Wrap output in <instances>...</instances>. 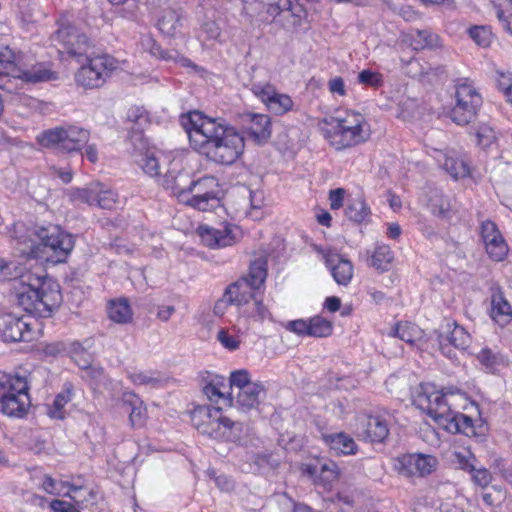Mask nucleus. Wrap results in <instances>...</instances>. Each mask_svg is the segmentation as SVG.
I'll return each mask as SVG.
<instances>
[{"label":"nucleus","mask_w":512,"mask_h":512,"mask_svg":"<svg viewBox=\"0 0 512 512\" xmlns=\"http://www.w3.org/2000/svg\"><path fill=\"white\" fill-rule=\"evenodd\" d=\"M193 426L203 435L216 440L240 444L244 437V424L223 416L220 408L199 406L191 414Z\"/></svg>","instance_id":"20e7f679"},{"label":"nucleus","mask_w":512,"mask_h":512,"mask_svg":"<svg viewBox=\"0 0 512 512\" xmlns=\"http://www.w3.org/2000/svg\"><path fill=\"white\" fill-rule=\"evenodd\" d=\"M506 498V491L500 486H492L482 493V499L489 507H499Z\"/></svg>","instance_id":"de8ad7c7"},{"label":"nucleus","mask_w":512,"mask_h":512,"mask_svg":"<svg viewBox=\"0 0 512 512\" xmlns=\"http://www.w3.org/2000/svg\"><path fill=\"white\" fill-rule=\"evenodd\" d=\"M431 208L433 213L445 217L450 210V204L448 201L440 200V203H438L437 201L431 199Z\"/></svg>","instance_id":"69168bd1"},{"label":"nucleus","mask_w":512,"mask_h":512,"mask_svg":"<svg viewBox=\"0 0 512 512\" xmlns=\"http://www.w3.org/2000/svg\"><path fill=\"white\" fill-rule=\"evenodd\" d=\"M333 132L329 135L331 145L337 150L355 146L364 142L368 133L364 117L356 112H347L342 118L333 120Z\"/></svg>","instance_id":"423d86ee"},{"label":"nucleus","mask_w":512,"mask_h":512,"mask_svg":"<svg viewBox=\"0 0 512 512\" xmlns=\"http://www.w3.org/2000/svg\"><path fill=\"white\" fill-rule=\"evenodd\" d=\"M30 323L23 317L5 314L0 317V337L4 342L30 341L32 332Z\"/></svg>","instance_id":"dca6fc26"},{"label":"nucleus","mask_w":512,"mask_h":512,"mask_svg":"<svg viewBox=\"0 0 512 512\" xmlns=\"http://www.w3.org/2000/svg\"><path fill=\"white\" fill-rule=\"evenodd\" d=\"M512 316L510 304L502 297L496 294L492 298V317L501 325L507 323Z\"/></svg>","instance_id":"4c0bfd02"},{"label":"nucleus","mask_w":512,"mask_h":512,"mask_svg":"<svg viewBox=\"0 0 512 512\" xmlns=\"http://www.w3.org/2000/svg\"><path fill=\"white\" fill-rule=\"evenodd\" d=\"M332 331V322L321 316H315L309 320V336L328 337L332 334Z\"/></svg>","instance_id":"c03bdc74"},{"label":"nucleus","mask_w":512,"mask_h":512,"mask_svg":"<svg viewBox=\"0 0 512 512\" xmlns=\"http://www.w3.org/2000/svg\"><path fill=\"white\" fill-rule=\"evenodd\" d=\"M324 440L330 448L337 453L350 455L355 454L357 451V445L354 439L343 432L325 435Z\"/></svg>","instance_id":"c85d7f7f"},{"label":"nucleus","mask_w":512,"mask_h":512,"mask_svg":"<svg viewBox=\"0 0 512 512\" xmlns=\"http://www.w3.org/2000/svg\"><path fill=\"white\" fill-rule=\"evenodd\" d=\"M326 265L330 268L334 280L339 285H348L353 277V265L351 261L340 254L328 251L325 255Z\"/></svg>","instance_id":"4be33fe9"},{"label":"nucleus","mask_w":512,"mask_h":512,"mask_svg":"<svg viewBox=\"0 0 512 512\" xmlns=\"http://www.w3.org/2000/svg\"><path fill=\"white\" fill-rule=\"evenodd\" d=\"M87 495H88V497H86V496L82 497L81 495H79V493L71 494L70 492H67L64 494V496L69 497L79 507H83V505L86 502L95 499V493L93 490H89Z\"/></svg>","instance_id":"680f3d73"},{"label":"nucleus","mask_w":512,"mask_h":512,"mask_svg":"<svg viewBox=\"0 0 512 512\" xmlns=\"http://www.w3.org/2000/svg\"><path fill=\"white\" fill-rule=\"evenodd\" d=\"M455 88L456 103L450 117L458 125H467L476 118L482 105V97L468 79L460 80Z\"/></svg>","instance_id":"9d476101"},{"label":"nucleus","mask_w":512,"mask_h":512,"mask_svg":"<svg viewBox=\"0 0 512 512\" xmlns=\"http://www.w3.org/2000/svg\"><path fill=\"white\" fill-rule=\"evenodd\" d=\"M222 387L225 386L221 379L215 377L203 386V393L210 401L217 402L219 399L224 397V392L221 390Z\"/></svg>","instance_id":"8fccbe9b"},{"label":"nucleus","mask_w":512,"mask_h":512,"mask_svg":"<svg viewBox=\"0 0 512 512\" xmlns=\"http://www.w3.org/2000/svg\"><path fill=\"white\" fill-rule=\"evenodd\" d=\"M219 182L214 176H203L192 181L191 189L183 203L199 211H209L219 206Z\"/></svg>","instance_id":"f8f14e48"},{"label":"nucleus","mask_w":512,"mask_h":512,"mask_svg":"<svg viewBox=\"0 0 512 512\" xmlns=\"http://www.w3.org/2000/svg\"><path fill=\"white\" fill-rule=\"evenodd\" d=\"M84 60L87 63L78 69L75 79L78 85L88 89L102 87L118 68V61L108 54L94 53Z\"/></svg>","instance_id":"0eeeda50"},{"label":"nucleus","mask_w":512,"mask_h":512,"mask_svg":"<svg viewBox=\"0 0 512 512\" xmlns=\"http://www.w3.org/2000/svg\"><path fill=\"white\" fill-rule=\"evenodd\" d=\"M175 307L172 305L159 306L157 311V318L162 322H167L175 312Z\"/></svg>","instance_id":"774afa93"},{"label":"nucleus","mask_w":512,"mask_h":512,"mask_svg":"<svg viewBox=\"0 0 512 512\" xmlns=\"http://www.w3.org/2000/svg\"><path fill=\"white\" fill-rule=\"evenodd\" d=\"M35 234L43 247L42 252L53 263L64 262L74 247L73 236L57 225L40 227Z\"/></svg>","instance_id":"6e6552de"},{"label":"nucleus","mask_w":512,"mask_h":512,"mask_svg":"<svg viewBox=\"0 0 512 512\" xmlns=\"http://www.w3.org/2000/svg\"><path fill=\"white\" fill-rule=\"evenodd\" d=\"M124 403L131 406L129 419L132 426H141L144 421L146 409L142 405V401L133 394L127 395Z\"/></svg>","instance_id":"37998d69"},{"label":"nucleus","mask_w":512,"mask_h":512,"mask_svg":"<svg viewBox=\"0 0 512 512\" xmlns=\"http://www.w3.org/2000/svg\"><path fill=\"white\" fill-rule=\"evenodd\" d=\"M189 124H185L192 148L208 160L231 165L243 154V137L232 127L194 111L189 114Z\"/></svg>","instance_id":"f257e3e1"},{"label":"nucleus","mask_w":512,"mask_h":512,"mask_svg":"<svg viewBox=\"0 0 512 512\" xmlns=\"http://www.w3.org/2000/svg\"><path fill=\"white\" fill-rule=\"evenodd\" d=\"M129 379L136 385L157 386L161 381V375L158 372L134 371L129 373Z\"/></svg>","instance_id":"a18cd8bd"},{"label":"nucleus","mask_w":512,"mask_h":512,"mask_svg":"<svg viewBox=\"0 0 512 512\" xmlns=\"http://www.w3.org/2000/svg\"><path fill=\"white\" fill-rule=\"evenodd\" d=\"M251 290V288L246 286L245 282L238 280L226 289L223 299L216 304L215 308H218L222 303L237 306L247 304L250 299L254 298V294Z\"/></svg>","instance_id":"393cba45"},{"label":"nucleus","mask_w":512,"mask_h":512,"mask_svg":"<svg viewBox=\"0 0 512 512\" xmlns=\"http://www.w3.org/2000/svg\"><path fill=\"white\" fill-rule=\"evenodd\" d=\"M454 394L436 390L433 384L421 383L413 393V403L426 412L439 426L450 433L473 432L472 419L456 411Z\"/></svg>","instance_id":"7ed1b4c3"},{"label":"nucleus","mask_w":512,"mask_h":512,"mask_svg":"<svg viewBox=\"0 0 512 512\" xmlns=\"http://www.w3.org/2000/svg\"><path fill=\"white\" fill-rule=\"evenodd\" d=\"M72 359L79 368L90 370V375L94 378L100 376L103 372L102 368L92 366L93 354L84 349L80 344H74Z\"/></svg>","instance_id":"c9c22d12"},{"label":"nucleus","mask_w":512,"mask_h":512,"mask_svg":"<svg viewBox=\"0 0 512 512\" xmlns=\"http://www.w3.org/2000/svg\"><path fill=\"white\" fill-rule=\"evenodd\" d=\"M72 399V387L66 386L54 399L53 404L48 409V415L55 419H64V407Z\"/></svg>","instance_id":"58836bf2"},{"label":"nucleus","mask_w":512,"mask_h":512,"mask_svg":"<svg viewBox=\"0 0 512 512\" xmlns=\"http://www.w3.org/2000/svg\"><path fill=\"white\" fill-rule=\"evenodd\" d=\"M438 465L439 461L434 455L408 453L395 459L394 469L406 478L427 477L437 470Z\"/></svg>","instance_id":"ddd939ff"},{"label":"nucleus","mask_w":512,"mask_h":512,"mask_svg":"<svg viewBox=\"0 0 512 512\" xmlns=\"http://www.w3.org/2000/svg\"><path fill=\"white\" fill-rule=\"evenodd\" d=\"M193 179L185 170L169 171L165 177L163 185L170 189L172 193L183 203V199L188 196Z\"/></svg>","instance_id":"5701e85b"},{"label":"nucleus","mask_w":512,"mask_h":512,"mask_svg":"<svg viewBox=\"0 0 512 512\" xmlns=\"http://www.w3.org/2000/svg\"><path fill=\"white\" fill-rule=\"evenodd\" d=\"M481 238L491 259L494 261L504 259L508 252V247L494 222L490 220L482 222Z\"/></svg>","instance_id":"a211bd4d"},{"label":"nucleus","mask_w":512,"mask_h":512,"mask_svg":"<svg viewBox=\"0 0 512 512\" xmlns=\"http://www.w3.org/2000/svg\"><path fill=\"white\" fill-rule=\"evenodd\" d=\"M88 130L77 126L55 127L43 131L37 136L38 143L46 148H59L72 152L79 150L89 140Z\"/></svg>","instance_id":"9b49d317"},{"label":"nucleus","mask_w":512,"mask_h":512,"mask_svg":"<svg viewBox=\"0 0 512 512\" xmlns=\"http://www.w3.org/2000/svg\"><path fill=\"white\" fill-rule=\"evenodd\" d=\"M198 233L202 242L210 248L231 246L236 242V235L230 225H222L220 228L200 226Z\"/></svg>","instance_id":"aec40b11"},{"label":"nucleus","mask_w":512,"mask_h":512,"mask_svg":"<svg viewBox=\"0 0 512 512\" xmlns=\"http://www.w3.org/2000/svg\"><path fill=\"white\" fill-rule=\"evenodd\" d=\"M286 328L298 335L309 336V321L302 319L290 321L287 323Z\"/></svg>","instance_id":"13d9d810"},{"label":"nucleus","mask_w":512,"mask_h":512,"mask_svg":"<svg viewBox=\"0 0 512 512\" xmlns=\"http://www.w3.org/2000/svg\"><path fill=\"white\" fill-rule=\"evenodd\" d=\"M411 46L415 50L434 47L437 45L438 36L428 30H416L411 34Z\"/></svg>","instance_id":"a19ab883"},{"label":"nucleus","mask_w":512,"mask_h":512,"mask_svg":"<svg viewBox=\"0 0 512 512\" xmlns=\"http://www.w3.org/2000/svg\"><path fill=\"white\" fill-rule=\"evenodd\" d=\"M442 166L454 179L464 178L470 174L468 162L455 152L444 155Z\"/></svg>","instance_id":"c756f323"},{"label":"nucleus","mask_w":512,"mask_h":512,"mask_svg":"<svg viewBox=\"0 0 512 512\" xmlns=\"http://www.w3.org/2000/svg\"><path fill=\"white\" fill-rule=\"evenodd\" d=\"M437 332L440 344H442L443 341H448L451 345L459 349H465L469 345L470 335L462 326H459L453 320L445 319Z\"/></svg>","instance_id":"412c9836"},{"label":"nucleus","mask_w":512,"mask_h":512,"mask_svg":"<svg viewBox=\"0 0 512 512\" xmlns=\"http://www.w3.org/2000/svg\"><path fill=\"white\" fill-rule=\"evenodd\" d=\"M389 336L397 337L410 345H414L423 338V330L412 323H398L392 328Z\"/></svg>","instance_id":"2f4dec72"},{"label":"nucleus","mask_w":512,"mask_h":512,"mask_svg":"<svg viewBox=\"0 0 512 512\" xmlns=\"http://www.w3.org/2000/svg\"><path fill=\"white\" fill-rule=\"evenodd\" d=\"M393 259V253L388 245H378L371 255L370 265L383 273L390 269Z\"/></svg>","instance_id":"e433bc0d"},{"label":"nucleus","mask_w":512,"mask_h":512,"mask_svg":"<svg viewBox=\"0 0 512 512\" xmlns=\"http://www.w3.org/2000/svg\"><path fill=\"white\" fill-rule=\"evenodd\" d=\"M329 90L331 93H337L340 96L346 95L344 81L341 77H335L328 83Z\"/></svg>","instance_id":"0e129e2a"},{"label":"nucleus","mask_w":512,"mask_h":512,"mask_svg":"<svg viewBox=\"0 0 512 512\" xmlns=\"http://www.w3.org/2000/svg\"><path fill=\"white\" fill-rule=\"evenodd\" d=\"M477 359L479 360L481 365L488 371H493L499 364V357L488 348L482 349L477 354Z\"/></svg>","instance_id":"864d4df0"},{"label":"nucleus","mask_w":512,"mask_h":512,"mask_svg":"<svg viewBox=\"0 0 512 512\" xmlns=\"http://www.w3.org/2000/svg\"><path fill=\"white\" fill-rule=\"evenodd\" d=\"M478 143L483 147H489L495 140V133L489 127H481L477 132Z\"/></svg>","instance_id":"4d7b16f0"},{"label":"nucleus","mask_w":512,"mask_h":512,"mask_svg":"<svg viewBox=\"0 0 512 512\" xmlns=\"http://www.w3.org/2000/svg\"><path fill=\"white\" fill-rule=\"evenodd\" d=\"M345 190L343 188H337L330 191L329 199L331 209H339L343 205Z\"/></svg>","instance_id":"052dcab7"},{"label":"nucleus","mask_w":512,"mask_h":512,"mask_svg":"<svg viewBox=\"0 0 512 512\" xmlns=\"http://www.w3.org/2000/svg\"><path fill=\"white\" fill-rule=\"evenodd\" d=\"M181 26L182 16L175 9H165L158 20L159 30L168 36H174Z\"/></svg>","instance_id":"72a5a7b5"},{"label":"nucleus","mask_w":512,"mask_h":512,"mask_svg":"<svg viewBox=\"0 0 512 512\" xmlns=\"http://www.w3.org/2000/svg\"><path fill=\"white\" fill-rule=\"evenodd\" d=\"M100 187V183L91 184L87 188H75L70 192V198L72 201L77 203H85L89 206L95 204L97 188Z\"/></svg>","instance_id":"ea45409f"},{"label":"nucleus","mask_w":512,"mask_h":512,"mask_svg":"<svg viewBox=\"0 0 512 512\" xmlns=\"http://www.w3.org/2000/svg\"><path fill=\"white\" fill-rule=\"evenodd\" d=\"M266 277L267 261L264 258H258L251 264L248 275L239 281L245 282L251 289H258L264 284Z\"/></svg>","instance_id":"7c9ffc66"},{"label":"nucleus","mask_w":512,"mask_h":512,"mask_svg":"<svg viewBox=\"0 0 512 512\" xmlns=\"http://www.w3.org/2000/svg\"><path fill=\"white\" fill-rule=\"evenodd\" d=\"M509 12V15H505V11L503 9L497 10V17L503 23L505 29L512 34V2L508 1V8L506 9Z\"/></svg>","instance_id":"bf43d9fd"},{"label":"nucleus","mask_w":512,"mask_h":512,"mask_svg":"<svg viewBox=\"0 0 512 512\" xmlns=\"http://www.w3.org/2000/svg\"><path fill=\"white\" fill-rule=\"evenodd\" d=\"M251 91L275 115H283L293 108L294 103L291 97L287 94L279 93L269 83H253Z\"/></svg>","instance_id":"4468645a"},{"label":"nucleus","mask_w":512,"mask_h":512,"mask_svg":"<svg viewBox=\"0 0 512 512\" xmlns=\"http://www.w3.org/2000/svg\"><path fill=\"white\" fill-rule=\"evenodd\" d=\"M50 41L59 54H67L78 62H82L84 58L94 54V44L92 41L74 25H61L52 34Z\"/></svg>","instance_id":"39448f33"},{"label":"nucleus","mask_w":512,"mask_h":512,"mask_svg":"<svg viewBox=\"0 0 512 512\" xmlns=\"http://www.w3.org/2000/svg\"><path fill=\"white\" fill-rule=\"evenodd\" d=\"M143 46L149 49L150 53L167 62H173L179 64L182 67H191L193 69H197V66L191 62L188 58L180 55L178 51L171 49L165 50L160 45H158L152 38L147 37L142 42Z\"/></svg>","instance_id":"b1692460"},{"label":"nucleus","mask_w":512,"mask_h":512,"mask_svg":"<svg viewBox=\"0 0 512 512\" xmlns=\"http://www.w3.org/2000/svg\"><path fill=\"white\" fill-rule=\"evenodd\" d=\"M471 502L463 497L456 496L453 499H448L440 505L441 512H471Z\"/></svg>","instance_id":"49530a36"},{"label":"nucleus","mask_w":512,"mask_h":512,"mask_svg":"<svg viewBox=\"0 0 512 512\" xmlns=\"http://www.w3.org/2000/svg\"><path fill=\"white\" fill-rule=\"evenodd\" d=\"M345 214L352 221L362 222L369 216L370 209L364 200L357 198L346 207Z\"/></svg>","instance_id":"79ce46f5"},{"label":"nucleus","mask_w":512,"mask_h":512,"mask_svg":"<svg viewBox=\"0 0 512 512\" xmlns=\"http://www.w3.org/2000/svg\"><path fill=\"white\" fill-rule=\"evenodd\" d=\"M217 339L229 350H236L240 344V341L236 337L229 335L228 332L223 329L218 332Z\"/></svg>","instance_id":"6e6d98bb"},{"label":"nucleus","mask_w":512,"mask_h":512,"mask_svg":"<svg viewBox=\"0 0 512 512\" xmlns=\"http://www.w3.org/2000/svg\"><path fill=\"white\" fill-rule=\"evenodd\" d=\"M241 125L257 143H265L271 136V121L266 114L245 112L239 115Z\"/></svg>","instance_id":"f3484780"},{"label":"nucleus","mask_w":512,"mask_h":512,"mask_svg":"<svg viewBox=\"0 0 512 512\" xmlns=\"http://www.w3.org/2000/svg\"><path fill=\"white\" fill-rule=\"evenodd\" d=\"M470 37L480 46L488 47L492 42L491 31L484 26H475L469 30Z\"/></svg>","instance_id":"3c124183"},{"label":"nucleus","mask_w":512,"mask_h":512,"mask_svg":"<svg viewBox=\"0 0 512 512\" xmlns=\"http://www.w3.org/2000/svg\"><path fill=\"white\" fill-rule=\"evenodd\" d=\"M249 201L252 209H260L264 205V194L261 190L250 191Z\"/></svg>","instance_id":"338daca9"},{"label":"nucleus","mask_w":512,"mask_h":512,"mask_svg":"<svg viewBox=\"0 0 512 512\" xmlns=\"http://www.w3.org/2000/svg\"><path fill=\"white\" fill-rule=\"evenodd\" d=\"M108 317L115 323L127 324L132 321L133 312L126 298L111 300L108 304Z\"/></svg>","instance_id":"bb28decb"},{"label":"nucleus","mask_w":512,"mask_h":512,"mask_svg":"<svg viewBox=\"0 0 512 512\" xmlns=\"http://www.w3.org/2000/svg\"><path fill=\"white\" fill-rule=\"evenodd\" d=\"M358 81L361 84H364V85H367V86H370L373 88H378V87L382 86V84H383V76L379 72L365 69V70H362L358 74Z\"/></svg>","instance_id":"603ef678"},{"label":"nucleus","mask_w":512,"mask_h":512,"mask_svg":"<svg viewBox=\"0 0 512 512\" xmlns=\"http://www.w3.org/2000/svg\"><path fill=\"white\" fill-rule=\"evenodd\" d=\"M232 393L236 392L237 405L243 410L257 408L266 397V387L260 381H252L247 370H237L230 375Z\"/></svg>","instance_id":"1a4fd4ad"},{"label":"nucleus","mask_w":512,"mask_h":512,"mask_svg":"<svg viewBox=\"0 0 512 512\" xmlns=\"http://www.w3.org/2000/svg\"><path fill=\"white\" fill-rule=\"evenodd\" d=\"M118 196L112 190H104L103 185L97 188L95 203L103 209H113L117 203Z\"/></svg>","instance_id":"09e8293b"},{"label":"nucleus","mask_w":512,"mask_h":512,"mask_svg":"<svg viewBox=\"0 0 512 512\" xmlns=\"http://www.w3.org/2000/svg\"><path fill=\"white\" fill-rule=\"evenodd\" d=\"M458 464L461 469L468 471L472 475V480L481 487L488 486L492 481V474L486 468H477L469 459H466L461 453H456Z\"/></svg>","instance_id":"473e14b6"},{"label":"nucleus","mask_w":512,"mask_h":512,"mask_svg":"<svg viewBox=\"0 0 512 512\" xmlns=\"http://www.w3.org/2000/svg\"><path fill=\"white\" fill-rule=\"evenodd\" d=\"M497 75L499 89L504 92L507 101L512 104V73L497 71Z\"/></svg>","instance_id":"5fc2aeb1"},{"label":"nucleus","mask_w":512,"mask_h":512,"mask_svg":"<svg viewBox=\"0 0 512 512\" xmlns=\"http://www.w3.org/2000/svg\"><path fill=\"white\" fill-rule=\"evenodd\" d=\"M15 60L16 56L14 55V59H11L9 63H5L3 77L11 75L14 78H19L33 84L56 79L55 73L44 64H36L30 68L23 69L15 63Z\"/></svg>","instance_id":"2eb2a0df"},{"label":"nucleus","mask_w":512,"mask_h":512,"mask_svg":"<svg viewBox=\"0 0 512 512\" xmlns=\"http://www.w3.org/2000/svg\"><path fill=\"white\" fill-rule=\"evenodd\" d=\"M30 405L27 392L16 393L14 396L0 400V411L8 416L22 417Z\"/></svg>","instance_id":"a878e982"},{"label":"nucleus","mask_w":512,"mask_h":512,"mask_svg":"<svg viewBox=\"0 0 512 512\" xmlns=\"http://www.w3.org/2000/svg\"><path fill=\"white\" fill-rule=\"evenodd\" d=\"M11 59H14V52L9 48L0 52V88L5 87V83L2 82L4 65L5 63H9Z\"/></svg>","instance_id":"e2e57ef3"},{"label":"nucleus","mask_w":512,"mask_h":512,"mask_svg":"<svg viewBox=\"0 0 512 512\" xmlns=\"http://www.w3.org/2000/svg\"><path fill=\"white\" fill-rule=\"evenodd\" d=\"M133 156L136 164L140 166L146 174L152 177L159 175V160L153 150H136Z\"/></svg>","instance_id":"f704fd0d"},{"label":"nucleus","mask_w":512,"mask_h":512,"mask_svg":"<svg viewBox=\"0 0 512 512\" xmlns=\"http://www.w3.org/2000/svg\"><path fill=\"white\" fill-rule=\"evenodd\" d=\"M28 389L25 377L19 375H2L0 377V400L14 396L16 393L27 392Z\"/></svg>","instance_id":"cd10ccee"},{"label":"nucleus","mask_w":512,"mask_h":512,"mask_svg":"<svg viewBox=\"0 0 512 512\" xmlns=\"http://www.w3.org/2000/svg\"><path fill=\"white\" fill-rule=\"evenodd\" d=\"M357 436L371 443H382L389 435L387 421L381 416L369 415L361 419L356 429Z\"/></svg>","instance_id":"6ab92c4d"},{"label":"nucleus","mask_w":512,"mask_h":512,"mask_svg":"<svg viewBox=\"0 0 512 512\" xmlns=\"http://www.w3.org/2000/svg\"><path fill=\"white\" fill-rule=\"evenodd\" d=\"M6 280L12 281L11 289L17 304L36 317L51 316L62 301L58 284L30 272L23 273L22 266L0 259V281Z\"/></svg>","instance_id":"f03ea898"}]
</instances>
